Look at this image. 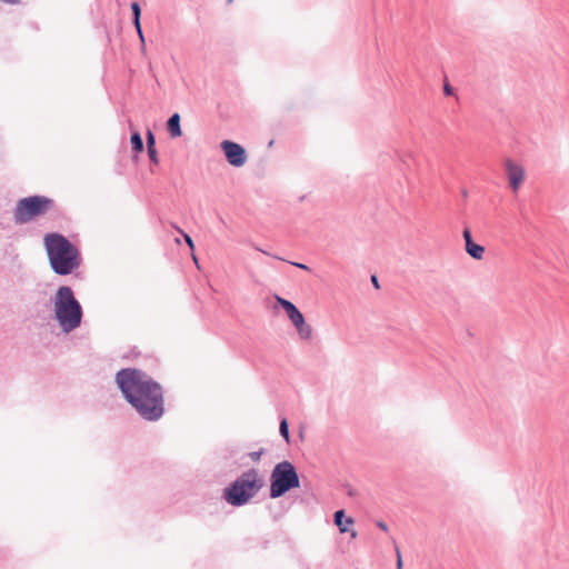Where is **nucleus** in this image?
I'll use <instances>...</instances> for the list:
<instances>
[{
	"instance_id": "obj_12",
	"label": "nucleus",
	"mask_w": 569,
	"mask_h": 569,
	"mask_svg": "<svg viewBox=\"0 0 569 569\" xmlns=\"http://www.w3.org/2000/svg\"><path fill=\"white\" fill-rule=\"evenodd\" d=\"M167 129L172 138L181 137L182 131L180 127V116L179 113H173L167 122Z\"/></svg>"
},
{
	"instance_id": "obj_17",
	"label": "nucleus",
	"mask_w": 569,
	"mask_h": 569,
	"mask_svg": "<svg viewBox=\"0 0 569 569\" xmlns=\"http://www.w3.org/2000/svg\"><path fill=\"white\" fill-rule=\"evenodd\" d=\"M130 9H131L132 18L133 17H141V8H140V4L138 2H132L131 6H130Z\"/></svg>"
},
{
	"instance_id": "obj_26",
	"label": "nucleus",
	"mask_w": 569,
	"mask_h": 569,
	"mask_svg": "<svg viewBox=\"0 0 569 569\" xmlns=\"http://www.w3.org/2000/svg\"><path fill=\"white\" fill-rule=\"evenodd\" d=\"M138 36H139V39L142 43H144V36H143V32H142V28H140V31H137Z\"/></svg>"
},
{
	"instance_id": "obj_5",
	"label": "nucleus",
	"mask_w": 569,
	"mask_h": 569,
	"mask_svg": "<svg viewBox=\"0 0 569 569\" xmlns=\"http://www.w3.org/2000/svg\"><path fill=\"white\" fill-rule=\"evenodd\" d=\"M54 206V201L46 196H30L17 201L13 209V220L17 224L28 223L44 216Z\"/></svg>"
},
{
	"instance_id": "obj_3",
	"label": "nucleus",
	"mask_w": 569,
	"mask_h": 569,
	"mask_svg": "<svg viewBox=\"0 0 569 569\" xmlns=\"http://www.w3.org/2000/svg\"><path fill=\"white\" fill-rule=\"evenodd\" d=\"M54 319L64 333H70L80 327L83 312L72 289L61 286L52 297Z\"/></svg>"
},
{
	"instance_id": "obj_28",
	"label": "nucleus",
	"mask_w": 569,
	"mask_h": 569,
	"mask_svg": "<svg viewBox=\"0 0 569 569\" xmlns=\"http://www.w3.org/2000/svg\"><path fill=\"white\" fill-rule=\"evenodd\" d=\"M349 532H350L351 538H356L357 537V531L350 530Z\"/></svg>"
},
{
	"instance_id": "obj_15",
	"label": "nucleus",
	"mask_w": 569,
	"mask_h": 569,
	"mask_svg": "<svg viewBox=\"0 0 569 569\" xmlns=\"http://www.w3.org/2000/svg\"><path fill=\"white\" fill-rule=\"evenodd\" d=\"M156 148V138L151 130L147 132V149Z\"/></svg>"
},
{
	"instance_id": "obj_30",
	"label": "nucleus",
	"mask_w": 569,
	"mask_h": 569,
	"mask_svg": "<svg viewBox=\"0 0 569 569\" xmlns=\"http://www.w3.org/2000/svg\"><path fill=\"white\" fill-rule=\"evenodd\" d=\"M259 250H260L262 253H264V254H269L266 250H261V249H259Z\"/></svg>"
},
{
	"instance_id": "obj_24",
	"label": "nucleus",
	"mask_w": 569,
	"mask_h": 569,
	"mask_svg": "<svg viewBox=\"0 0 569 569\" xmlns=\"http://www.w3.org/2000/svg\"><path fill=\"white\" fill-rule=\"evenodd\" d=\"M377 527L383 531H388V526L385 521H381V520L377 521Z\"/></svg>"
},
{
	"instance_id": "obj_25",
	"label": "nucleus",
	"mask_w": 569,
	"mask_h": 569,
	"mask_svg": "<svg viewBox=\"0 0 569 569\" xmlns=\"http://www.w3.org/2000/svg\"><path fill=\"white\" fill-rule=\"evenodd\" d=\"M371 282L376 288H379L378 278L376 276H371Z\"/></svg>"
},
{
	"instance_id": "obj_8",
	"label": "nucleus",
	"mask_w": 569,
	"mask_h": 569,
	"mask_svg": "<svg viewBox=\"0 0 569 569\" xmlns=\"http://www.w3.org/2000/svg\"><path fill=\"white\" fill-rule=\"evenodd\" d=\"M221 149L224 152L227 161L233 167H242L247 161L244 148L233 141L224 140L221 142Z\"/></svg>"
},
{
	"instance_id": "obj_13",
	"label": "nucleus",
	"mask_w": 569,
	"mask_h": 569,
	"mask_svg": "<svg viewBox=\"0 0 569 569\" xmlns=\"http://www.w3.org/2000/svg\"><path fill=\"white\" fill-rule=\"evenodd\" d=\"M131 148L136 152H141L143 150V140L139 132H133L130 138Z\"/></svg>"
},
{
	"instance_id": "obj_29",
	"label": "nucleus",
	"mask_w": 569,
	"mask_h": 569,
	"mask_svg": "<svg viewBox=\"0 0 569 569\" xmlns=\"http://www.w3.org/2000/svg\"><path fill=\"white\" fill-rule=\"evenodd\" d=\"M192 259H193L194 263L198 266V259L194 254L192 256Z\"/></svg>"
},
{
	"instance_id": "obj_20",
	"label": "nucleus",
	"mask_w": 569,
	"mask_h": 569,
	"mask_svg": "<svg viewBox=\"0 0 569 569\" xmlns=\"http://www.w3.org/2000/svg\"><path fill=\"white\" fill-rule=\"evenodd\" d=\"M262 453H263V449H260L259 451H251L249 453V457L252 461H258V460H260Z\"/></svg>"
},
{
	"instance_id": "obj_23",
	"label": "nucleus",
	"mask_w": 569,
	"mask_h": 569,
	"mask_svg": "<svg viewBox=\"0 0 569 569\" xmlns=\"http://www.w3.org/2000/svg\"><path fill=\"white\" fill-rule=\"evenodd\" d=\"M290 264L299 268V269H302V270H310L309 267L305 263H300V262H293V261H289Z\"/></svg>"
},
{
	"instance_id": "obj_2",
	"label": "nucleus",
	"mask_w": 569,
	"mask_h": 569,
	"mask_svg": "<svg viewBox=\"0 0 569 569\" xmlns=\"http://www.w3.org/2000/svg\"><path fill=\"white\" fill-rule=\"evenodd\" d=\"M44 247L50 267L56 274L68 276L81 264L78 248L60 233L44 236Z\"/></svg>"
},
{
	"instance_id": "obj_14",
	"label": "nucleus",
	"mask_w": 569,
	"mask_h": 569,
	"mask_svg": "<svg viewBox=\"0 0 569 569\" xmlns=\"http://www.w3.org/2000/svg\"><path fill=\"white\" fill-rule=\"evenodd\" d=\"M279 432L284 438L287 442H289L290 435H289V426L286 418L281 419L280 426H279Z\"/></svg>"
},
{
	"instance_id": "obj_16",
	"label": "nucleus",
	"mask_w": 569,
	"mask_h": 569,
	"mask_svg": "<svg viewBox=\"0 0 569 569\" xmlns=\"http://www.w3.org/2000/svg\"><path fill=\"white\" fill-rule=\"evenodd\" d=\"M393 545H395V551H396V556H397V569H402L403 563H402L400 548L398 547V545L396 543L395 540H393Z\"/></svg>"
},
{
	"instance_id": "obj_9",
	"label": "nucleus",
	"mask_w": 569,
	"mask_h": 569,
	"mask_svg": "<svg viewBox=\"0 0 569 569\" xmlns=\"http://www.w3.org/2000/svg\"><path fill=\"white\" fill-rule=\"evenodd\" d=\"M506 174L512 191L517 192L525 179V169L515 161H505Z\"/></svg>"
},
{
	"instance_id": "obj_19",
	"label": "nucleus",
	"mask_w": 569,
	"mask_h": 569,
	"mask_svg": "<svg viewBox=\"0 0 569 569\" xmlns=\"http://www.w3.org/2000/svg\"><path fill=\"white\" fill-rule=\"evenodd\" d=\"M177 230H178L179 232H181V233H182V236H183V238H184V241H186V243L188 244V247H189L191 250H193V249H194V243H193L192 238H191L188 233H184V232H183L182 230H180L179 228H177Z\"/></svg>"
},
{
	"instance_id": "obj_31",
	"label": "nucleus",
	"mask_w": 569,
	"mask_h": 569,
	"mask_svg": "<svg viewBox=\"0 0 569 569\" xmlns=\"http://www.w3.org/2000/svg\"><path fill=\"white\" fill-rule=\"evenodd\" d=\"M274 258L278 259V260L284 261V259H282L281 257H274Z\"/></svg>"
},
{
	"instance_id": "obj_22",
	"label": "nucleus",
	"mask_w": 569,
	"mask_h": 569,
	"mask_svg": "<svg viewBox=\"0 0 569 569\" xmlns=\"http://www.w3.org/2000/svg\"><path fill=\"white\" fill-rule=\"evenodd\" d=\"M132 24L134 26L137 31H140V28H141L140 17H133Z\"/></svg>"
},
{
	"instance_id": "obj_32",
	"label": "nucleus",
	"mask_w": 569,
	"mask_h": 569,
	"mask_svg": "<svg viewBox=\"0 0 569 569\" xmlns=\"http://www.w3.org/2000/svg\"><path fill=\"white\" fill-rule=\"evenodd\" d=\"M232 0H228V2H231Z\"/></svg>"
},
{
	"instance_id": "obj_18",
	"label": "nucleus",
	"mask_w": 569,
	"mask_h": 569,
	"mask_svg": "<svg viewBox=\"0 0 569 569\" xmlns=\"http://www.w3.org/2000/svg\"><path fill=\"white\" fill-rule=\"evenodd\" d=\"M148 156L150 161H152L153 163L157 164L159 162L158 152L156 148L148 149Z\"/></svg>"
},
{
	"instance_id": "obj_11",
	"label": "nucleus",
	"mask_w": 569,
	"mask_h": 569,
	"mask_svg": "<svg viewBox=\"0 0 569 569\" xmlns=\"http://www.w3.org/2000/svg\"><path fill=\"white\" fill-rule=\"evenodd\" d=\"M335 525L338 527L341 533H347L350 531L348 525H353L355 520L351 517H346L345 510H337L333 515Z\"/></svg>"
},
{
	"instance_id": "obj_7",
	"label": "nucleus",
	"mask_w": 569,
	"mask_h": 569,
	"mask_svg": "<svg viewBox=\"0 0 569 569\" xmlns=\"http://www.w3.org/2000/svg\"><path fill=\"white\" fill-rule=\"evenodd\" d=\"M279 306L283 308L288 318L296 327L298 335L301 340H310L312 338V328L310 325L306 323L303 315L299 311V309L289 300L281 298L279 296L276 297Z\"/></svg>"
},
{
	"instance_id": "obj_27",
	"label": "nucleus",
	"mask_w": 569,
	"mask_h": 569,
	"mask_svg": "<svg viewBox=\"0 0 569 569\" xmlns=\"http://www.w3.org/2000/svg\"><path fill=\"white\" fill-rule=\"evenodd\" d=\"M3 2L6 3H9V4H16L18 3L20 0H2Z\"/></svg>"
},
{
	"instance_id": "obj_6",
	"label": "nucleus",
	"mask_w": 569,
	"mask_h": 569,
	"mask_svg": "<svg viewBox=\"0 0 569 569\" xmlns=\"http://www.w3.org/2000/svg\"><path fill=\"white\" fill-rule=\"evenodd\" d=\"M299 486L300 479L295 466L290 461L283 460L277 463L271 471L269 496L277 499Z\"/></svg>"
},
{
	"instance_id": "obj_10",
	"label": "nucleus",
	"mask_w": 569,
	"mask_h": 569,
	"mask_svg": "<svg viewBox=\"0 0 569 569\" xmlns=\"http://www.w3.org/2000/svg\"><path fill=\"white\" fill-rule=\"evenodd\" d=\"M462 237L465 240V249L466 252L476 260H481L485 254V247L478 243H475L472 240L471 231L469 228H466L462 232Z\"/></svg>"
},
{
	"instance_id": "obj_21",
	"label": "nucleus",
	"mask_w": 569,
	"mask_h": 569,
	"mask_svg": "<svg viewBox=\"0 0 569 569\" xmlns=\"http://www.w3.org/2000/svg\"><path fill=\"white\" fill-rule=\"evenodd\" d=\"M443 92L446 96H451L453 94V88L449 83H445Z\"/></svg>"
},
{
	"instance_id": "obj_1",
	"label": "nucleus",
	"mask_w": 569,
	"mask_h": 569,
	"mask_svg": "<svg viewBox=\"0 0 569 569\" xmlns=\"http://www.w3.org/2000/svg\"><path fill=\"white\" fill-rule=\"evenodd\" d=\"M114 381L127 402L147 421H158L164 413V395L159 382L147 372L123 368Z\"/></svg>"
},
{
	"instance_id": "obj_4",
	"label": "nucleus",
	"mask_w": 569,
	"mask_h": 569,
	"mask_svg": "<svg viewBox=\"0 0 569 569\" xmlns=\"http://www.w3.org/2000/svg\"><path fill=\"white\" fill-rule=\"evenodd\" d=\"M264 481L256 469L242 472L223 489V499L233 507L244 506L263 487Z\"/></svg>"
}]
</instances>
